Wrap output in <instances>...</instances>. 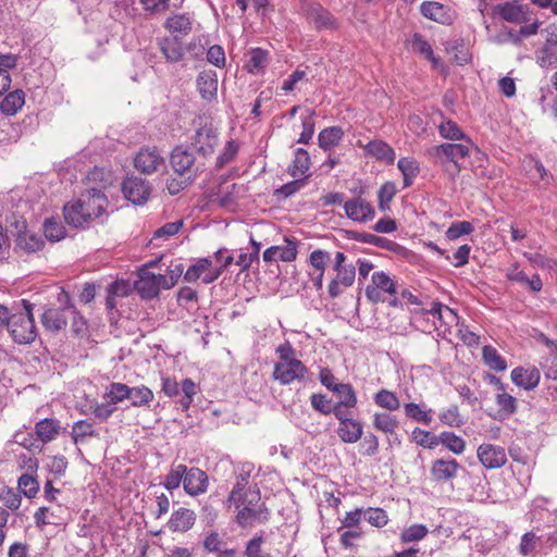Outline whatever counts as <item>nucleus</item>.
<instances>
[{
  "instance_id": "f257e3e1",
  "label": "nucleus",
  "mask_w": 557,
  "mask_h": 557,
  "mask_svg": "<svg viewBox=\"0 0 557 557\" xmlns=\"http://www.w3.org/2000/svg\"><path fill=\"white\" fill-rule=\"evenodd\" d=\"M108 203L107 196L100 189L90 188L82 193L76 200L64 205L63 215L67 224L76 228H86L106 212Z\"/></svg>"
},
{
  "instance_id": "f03ea898",
  "label": "nucleus",
  "mask_w": 557,
  "mask_h": 557,
  "mask_svg": "<svg viewBox=\"0 0 557 557\" xmlns=\"http://www.w3.org/2000/svg\"><path fill=\"white\" fill-rule=\"evenodd\" d=\"M278 360L274 364L273 379L282 385H288L294 381L305 380L308 369L296 358V351L289 342L277 346Z\"/></svg>"
},
{
  "instance_id": "7ed1b4c3",
  "label": "nucleus",
  "mask_w": 557,
  "mask_h": 557,
  "mask_svg": "<svg viewBox=\"0 0 557 557\" xmlns=\"http://www.w3.org/2000/svg\"><path fill=\"white\" fill-rule=\"evenodd\" d=\"M22 305L24 312L11 314L8 329L14 339L18 344H29L36 338V326L33 318V304L23 299Z\"/></svg>"
},
{
  "instance_id": "20e7f679",
  "label": "nucleus",
  "mask_w": 557,
  "mask_h": 557,
  "mask_svg": "<svg viewBox=\"0 0 557 557\" xmlns=\"http://www.w3.org/2000/svg\"><path fill=\"white\" fill-rule=\"evenodd\" d=\"M426 153L435 163L443 166L451 163L456 175L461 171L460 160L469 157L470 149L463 144L446 143L430 147Z\"/></svg>"
},
{
  "instance_id": "39448f33",
  "label": "nucleus",
  "mask_w": 557,
  "mask_h": 557,
  "mask_svg": "<svg viewBox=\"0 0 557 557\" xmlns=\"http://www.w3.org/2000/svg\"><path fill=\"white\" fill-rule=\"evenodd\" d=\"M162 391L169 397H178L183 410H188L197 394V385L191 379H184L181 383L169 376L162 377Z\"/></svg>"
},
{
  "instance_id": "423d86ee",
  "label": "nucleus",
  "mask_w": 557,
  "mask_h": 557,
  "mask_svg": "<svg viewBox=\"0 0 557 557\" xmlns=\"http://www.w3.org/2000/svg\"><path fill=\"white\" fill-rule=\"evenodd\" d=\"M493 13L503 21L511 24H522L532 21V10L529 4L519 1H506L494 7Z\"/></svg>"
},
{
  "instance_id": "0eeeda50",
  "label": "nucleus",
  "mask_w": 557,
  "mask_h": 557,
  "mask_svg": "<svg viewBox=\"0 0 557 557\" xmlns=\"http://www.w3.org/2000/svg\"><path fill=\"white\" fill-rule=\"evenodd\" d=\"M170 163L176 175L187 176L193 180L197 177L200 171L193 152L183 146L173 149Z\"/></svg>"
},
{
  "instance_id": "6e6552de",
  "label": "nucleus",
  "mask_w": 557,
  "mask_h": 557,
  "mask_svg": "<svg viewBox=\"0 0 557 557\" xmlns=\"http://www.w3.org/2000/svg\"><path fill=\"white\" fill-rule=\"evenodd\" d=\"M223 265L214 267L211 257L198 259L196 263L191 264L185 272L184 278L187 282H195L202 276L206 284L215 281L221 272Z\"/></svg>"
},
{
  "instance_id": "1a4fd4ad",
  "label": "nucleus",
  "mask_w": 557,
  "mask_h": 557,
  "mask_svg": "<svg viewBox=\"0 0 557 557\" xmlns=\"http://www.w3.org/2000/svg\"><path fill=\"white\" fill-rule=\"evenodd\" d=\"M122 191L128 201L143 205L149 199L151 187L146 180L133 175L123 181Z\"/></svg>"
},
{
  "instance_id": "9d476101",
  "label": "nucleus",
  "mask_w": 557,
  "mask_h": 557,
  "mask_svg": "<svg viewBox=\"0 0 557 557\" xmlns=\"http://www.w3.org/2000/svg\"><path fill=\"white\" fill-rule=\"evenodd\" d=\"M371 281L372 285H368L366 288V296L370 301L374 304L383 301L382 292L392 296L397 294L396 283L386 272H374L372 274Z\"/></svg>"
},
{
  "instance_id": "9b49d317",
  "label": "nucleus",
  "mask_w": 557,
  "mask_h": 557,
  "mask_svg": "<svg viewBox=\"0 0 557 557\" xmlns=\"http://www.w3.org/2000/svg\"><path fill=\"white\" fill-rule=\"evenodd\" d=\"M164 158L154 147L141 148L134 158V166L144 174H152L164 166Z\"/></svg>"
},
{
  "instance_id": "f8f14e48",
  "label": "nucleus",
  "mask_w": 557,
  "mask_h": 557,
  "mask_svg": "<svg viewBox=\"0 0 557 557\" xmlns=\"http://www.w3.org/2000/svg\"><path fill=\"white\" fill-rule=\"evenodd\" d=\"M304 13L309 24L318 30L336 28L335 17L317 2L307 3L304 7Z\"/></svg>"
},
{
  "instance_id": "ddd939ff",
  "label": "nucleus",
  "mask_w": 557,
  "mask_h": 557,
  "mask_svg": "<svg viewBox=\"0 0 557 557\" xmlns=\"http://www.w3.org/2000/svg\"><path fill=\"white\" fill-rule=\"evenodd\" d=\"M161 274H153L147 269H141L138 280L135 282V289L145 299H153L158 297L160 289H163Z\"/></svg>"
},
{
  "instance_id": "4468645a",
  "label": "nucleus",
  "mask_w": 557,
  "mask_h": 557,
  "mask_svg": "<svg viewBox=\"0 0 557 557\" xmlns=\"http://www.w3.org/2000/svg\"><path fill=\"white\" fill-rule=\"evenodd\" d=\"M219 144L216 129L211 123L200 126L193 138V146L203 157L212 154Z\"/></svg>"
},
{
  "instance_id": "2eb2a0df",
  "label": "nucleus",
  "mask_w": 557,
  "mask_h": 557,
  "mask_svg": "<svg viewBox=\"0 0 557 557\" xmlns=\"http://www.w3.org/2000/svg\"><path fill=\"white\" fill-rule=\"evenodd\" d=\"M344 209L346 215L358 223L371 221L375 215L373 206L361 196L345 201Z\"/></svg>"
},
{
  "instance_id": "dca6fc26",
  "label": "nucleus",
  "mask_w": 557,
  "mask_h": 557,
  "mask_svg": "<svg viewBox=\"0 0 557 557\" xmlns=\"http://www.w3.org/2000/svg\"><path fill=\"white\" fill-rule=\"evenodd\" d=\"M478 458L486 469H498L507 462L505 448L487 443L478 447Z\"/></svg>"
},
{
  "instance_id": "f3484780",
  "label": "nucleus",
  "mask_w": 557,
  "mask_h": 557,
  "mask_svg": "<svg viewBox=\"0 0 557 557\" xmlns=\"http://www.w3.org/2000/svg\"><path fill=\"white\" fill-rule=\"evenodd\" d=\"M461 465L456 459H436L432 461L430 474L435 482H447L457 478Z\"/></svg>"
},
{
  "instance_id": "a211bd4d",
  "label": "nucleus",
  "mask_w": 557,
  "mask_h": 557,
  "mask_svg": "<svg viewBox=\"0 0 557 557\" xmlns=\"http://www.w3.org/2000/svg\"><path fill=\"white\" fill-rule=\"evenodd\" d=\"M336 275L331 280L327 286V293L331 298H336L343 293V288L350 287L356 277V268L349 264L346 268L333 269Z\"/></svg>"
},
{
  "instance_id": "6ab92c4d",
  "label": "nucleus",
  "mask_w": 557,
  "mask_h": 557,
  "mask_svg": "<svg viewBox=\"0 0 557 557\" xmlns=\"http://www.w3.org/2000/svg\"><path fill=\"white\" fill-rule=\"evenodd\" d=\"M209 485L208 475L199 468H187V474L184 475L183 486L190 496H198L207 492Z\"/></svg>"
},
{
  "instance_id": "aec40b11",
  "label": "nucleus",
  "mask_w": 557,
  "mask_h": 557,
  "mask_svg": "<svg viewBox=\"0 0 557 557\" xmlns=\"http://www.w3.org/2000/svg\"><path fill=\"white\" fill-rule=\"evenodd\" d=\"M195 522V511L189 508L180 507L172 512L166 527L173 533H185L194 527Z\"/></svg>"
},
{
  "instance_id": "412c9836",
  "label": "nucleus",
  "mask_w": 557,
  "mask_h": 557,
  "mask_svg": "<svg viewBox=\"0 0 557 557\" xmlns=\"http://www.w3.org/2000/svg\"><path fill=\"white\" fill-rule=\"evenodd\" d=\"M510 376L513 384L527 391L535 388L541 379L540 371L534 366L517 367L511 371Z\"/></svg>"
},
{
  "instance_id": "4be33fe9",
  "label": "nucleus",
  "mask_w": 557,
  "mask_h": 557,
  "mask_svg": "<svg viewBox=\"0 0 557 557\" xmlns=\"http://www.w3.org/2000/svg\"><path fill=\"white\" fill-rule=\"evenodd\" d=\"M246 520L252 519L258 522H265L269 518V512L264 506V503L260 502V495L258 491L251 488L246 491Z\"/></svg>"
},
{
  "instance_id": "5701e85b",
  "label": "nucleus",
  "mask_w": 557,
  "mask_h": 557,
  "mask_svg": "<svg viewBox=\"0 0 557 557\" xmlns=\"http://www.w3.org/2000/svg\"><path fill=\"white\" fill-rule=\"evenodd\" d=\"M244 194V185L233 183L225 185L220 190V205L228 211H236L240 206Z\"/></svg>"
},
{
  "instance_id": "b1692460",
  "label": "nucleus",
  "mask_w": 557,
  "mask_h": 557,
  "mask_svg": "<svg viewBox=\"0 0 557 557\" xmlns=\"http://www.w3.org/2000/svg\"><path fill=\"white\" fill-rule=\"evenodd\" d=\"M364 151L367 154L387 164L394 163L396 158L394 149L387 143L381 139H374L369 141L364 146Z\"/></svg>"
},
{
  "instance_id": "393cba45",
  "label": "nucleus",
  "mask_w": 557,
  "mask_h": 557,
  "mask_svg": "<svg viewBox=\"0 0 557 557\" xmlns=\"http://www.w3.org/2000/svg\"><path fill=\"white\" fill-rule=\"evenodd\" d=\"M64 309L48 308L41 314V323L46 330L51 332H59L67 324V315Z\"/></svg>"
},
{
  "instance_id": "a878e982",
  "label": "nucleus",
  "mask_w": 557,
  "mask_h": 557,
  "mask_svg": "<svg viewBox=\"0 0 557 557\" xmlns=\"http://www.w3.org/2000/svg\"><path fill=\"white\" fill-rule=\"evenodd\" d=\"M197 87L201 97L206 100H212L218 91V76L213 71H202L197 77Z\"/></svg>"
},
{
  "instance_id": "bb28decb",
  "label": "nucleus",
  "mask_w": 557,
  "mask_h": 557,
  "mask_svg": "<svg viewBox=\"0 0 557 557\" xmlns=\"http://www.w3.org/2000/svg\"><path fill=\"white\" fill-rule=\"evenodd\" d=\"M60 430V421L51 418H45L35 425L37 438L45 444L53 441L59 435Z\"/></svg>"
},
{
  "instance_id": "cd10ccee",
  "label": "nucleus",
  "mask_w": 557,
  "mask_h": 557,
  "mask_svg": "<svg viewBox=\"0 0 557 557\" xmlns=\"http://www.w3.org/2000/svg\"><path fill=\"white\" fill-rule=\"evenodd\" d=\"M164 27L172 34L188 35L193 29V20L189 14H173L164 23Z\"/></svg>"
},
{
  "instance_id": "c85d7f7f",
  "label": "nucleus",
  "mask_w": 557,
  "mask_h": 557,
  "mask_svg": "<svg viewBox=\"0 0 557 557\" xmlns=\"http://www.w3.org/2000/svg\"><path fill=\"white\" fill-rule=\"evenodd\" d=\"M536 60L539 65L544 69L557 65V37L546 39L543 48L536 52Z\"/></svg>"
},
{
  "instance_id": "c756f323",
  "label": "nucleus",
  "mask_w": 557,
  "mask_h": 557,
  "mask_svg": "<svg viewBox=\"0 0 557 557\" xmlns=\"http://www.w3.org/2000/svg\"><path fill=\"white\" fill-rule=\"evenodd\" d=\"M25 103V94L22 89L9 92L0 102V111L7 116L15 115Z\"/></svg>"
},
{
  "instance_id": "7c9ffc66",
  "label": "nucleus",
  "mask_w": 557,
  "mask_h": 557,
  "mask_svg": "<svg viewBox=\"0 0 557 557\" xmlns=\"http://www.w3.org/2000/svg\"><path fill=\"white\" fill-rule=\"evenodd\" d=\"M249 59L246 62V71L251 74H261L270 62L269 51L261 48H253L249 51Z\"/></svg>"
},
{
  "instance_id": "2f4dec72",
  "label": "nucleus",
  "mask_w": 557,
  "mask_h": 557,
  "mask_svg": "<svg viewBox=\"0 0 557 557\" xmlns=\"http://www.w3.org/2000/svg\"><path fill=\"white\" fill-rule=\"evenodd\" d=\"M373 428L387 435L394 436L399 428V421L389 412H375L373 416Z\"/></svg>"
},
{
  "instance_id": "473e14b6",
  "label": "nucleus",
  "mask_w": 557,
  "mask_h": 557,
  "mask_svg": "<svg viewBox=\"0 0 557 557\" xmlns=\"http://www.w3.org/2000/svg\"><path fill=\"white\" fill-rule=\"evenodd\" d=\"M162 54L169 62H178L184 57V49L182 42L177 37L163 38L159 42Z\"/></svg>"
},
{
  "instance_id": "72a5a7b5",
  "label": "nucleus",
  "mask_w": 557,
  "mask_h": 557,
  "mask_svg": "<svg viewBox=\"0 0 557 557\" xmlns=\"http://www.w3.org/2000/svg\"><path fill=\"white\" fill-rule=\"evenodd\" d=\"M344 132L339 126H331L322 129L318 136L320 148L324 151L336 147L343 139Z\"/></svg>"
},
{
  "instance_id": "f704fd0d",
  "label": "nucleus",
  "mask_w": 557,
  "mask_h": 557,
  "mask_svg": "<svg viewBox=\"0 0 557 557\" xmlns=\"http://www.w3.org/2000/svg\"><path fill=\"white\" fill-rule=\"evenodd\" d=\"M362 424L358 420H350L343 424H339L337 434L339 438L345 443H356L361 438Z\"/></svg>"
},
{
  "instance_id": "c9c22d12",
  "label": "nucleus",
  "mask_w": 557,
  "mask_h": 557,
  "mask_svg": "<svg viewBox=\"0 0 557 557\" xmlns=\"http://www.w3.org/2000/svg\"><path fill=\"white\" fill-rule=\"evenodd\" d=\"M244 505V487L238 482L230 493L226 500V508L228 510L234 509L236 512V521L238 524H244V509L240 508Z\"/></svg>"
},
{
  "instance_id": "e433bc0d",
  "label": "nucleus",
  "mask_w": 557,
  "mask_h": 557,
  "mask_svg": "<svg viewBox=\"0 0 557 557\" xmlns=\"http://www.w3.org/2000/svg\"><path fill=\"white\" fill-rule=\"evenodd\" d=\"M397 168L403 174L404 187H410L420 173L419 163L413 158L405 157L398 160Z\"/></svg>"
},
{
  "instance_id": "4c0bfd02",
  "label": "nucleus",
  "mask_w": 557,
  "mask_h": 557,
  "mask_svg": "<svg viewBox=\"0 0 557 557\" xmlns=\"http://www.w3.org/2000/svg\"><path fill=\"white\" fill-rule=\"evenodd\" d=\"M310 168L309 153L304 148H298L295 151L293 163L288 166V173L297 178L304 176Z\"/></svg>"
},
{
  "instance_id": "58836bf2",
  "label": "nucleus",
  "mask_w": 557,
  "mask_h": 557,
  "mask_svg": "<svg viewBox=\"0 0 557 557\" xmlns=\"http://www.w3.org/2000/svg\"><path fill=\"white\" fill-rule=\"evenodd\" d=\"M421 14L432 21L446 23L448 20L446 8L435 1L423 2L420 7Z\"/></svg>"
},
{
  "instance_id": "ea45409f",
  "label": "nucleus",
  "mask_w": 557,
  "mask_h": 557,
  "mask_svg": "<svg viewBox=\"0 0 557 557\" xmlns=\"http://www.w3.org/2000/svg\"><path fill=\"white\" fill-rule=\"evenodd\" d=\"M438 133L443 138L449 140L465 139L470 145H473L471 139L462 132V129L451 120L444 121L438 126Z\"/></svg>"
},
{
  "instance_id": "a19ab883",
  "label": "nucleus",
  "mask_w": 557,
  "mask_h": 557,
  "mask_svg": "<svg viewBox=\"0 0 557 557\" xmlns=\"http://www.w3.org/2000/svg\"><path fill=\"white\" fill-rule=\"evenodd\" d=\"M375 405L388 411H395L400 408V401L397 395L388 389L382 388L373 396Z\"/></svg>"
},
{
  "instance_id": "79ce46f5",
  "label": "nucleus",
  "mask_w": 557,
  "mask_h": 557,
  "mask_svg": "<svg viewBox=\"0 0 557 557\" xmlns=\"http://www.w3.org/2000/svg\"><path fill=\"white\" fill-rule=\"evenodd\" d=\"M187 474V466L183 463L173 465L166 474L162 485L168 491H174L183 483L184 475Z\"/></svg>"
},
{
  "instance_id": "37998d69",
  "label": "nucleus",
  "mask_w": 557,
  "mask_h": 557,
  "mask_svg": "<svg viewBox=\"0 0 557 557\" xmlns=\"http://www.w3.org/2000/svg\"><path fill=\"white\" fill-rule=\"evenodd\" d=\"M265 537L264 531L256 533L253 537L246 543V557H271L270 552L262 547Z\"/></svg>"
},
{
  "instance_id": "c03bdc74",
  "label": "nucleus",
  "mask_w": 557,
  "mask_h": 557,
  "mask_svg": "<svg viewBox=\"0 0 557 557\" xmlns=\"http://www.w3.org/2000/svg\"><path fill=\"white\" fill-rule=\"evenodd\" d=\"M438 444H443L448 450L456 455H461L466 449L465 440L453 432H442L438 435Z\"/></svg>"
},
{
  "instance_id": "a18cd8bd",
  "label": "nucleus",
  "mask_w": 557,
  "mask_h": 557,
  "mask_svg": "<svg viewBox=\"0 0 557 557\" xmlns=\"http://www.w3.org/2000/svg\"><path fill=\"white\" fill-rule=\"evenodd\" d=\"M483 360L485 364L492 370L502 372L507 369L506 360L498 354L496 348L492 346L483 347Z\"/></svg>"
},
{
  "instance_id": "49530a36",
  "label": "nucleus",
  "mask_w": 557,
  "mask_h": 557,
  "mask_svg": "<svg viewBox=\"0 0 557 557\" xmlns=\"http://www.w3.org/2000/svg\"><path fill=\"white\" fill-rule=\"evenodd\" d=\"M333 393H335L339 401L337 404L342 406H346V408H355L357 405V395L354 387L350 384H337V386L333 387Z\"/></svg>"
},
{
  "instance_id": "de8ad7c7",
  "label": "nucleus",
  "mask_w": 557,
  "mask_h": 557,
  "mask_svg": "<svg viewBox=\"0 0 557 557\" xmlns=\"http://www.w3.org/2000/svg\"><path fill=\"white\" fill-rule=\"evenodd\" d=\"M131 387L124 383L113 382L107 387L104 398L111 404L115 405L125 399H128Z\"/></svg>"
},
{
  "instance_id": "09e8293b",
  "label": "nucleus",
  "mask_w": 557,
  "mask_h": 557,
  "mask_svg": "<svg viewBox=\"0 0 557 557\" xmlns=\"http://www.w3.org/2000/svg\"><path fill=\"white\" fill-rule=\"evenodd\" d=\"M154 398L152 391L145 386L131 387L128 399L134 407H144L149 405Z\"/></svg>"
},
{
  "instance_id": "8fccbe9b",
  "label": "nucleus",
  "mask_w": 557,
  "mask_h": 557,
  "mask_svg": "<svg viewBox=\"0 0 557 557\" xmlns=\"http://www.w3.org/2000/svg\"><path fill=\"white\" fill-rule=\"evenodd\" d=\"M405 414L407 418L412 419L417 422L429 425L432 422V410H424L420 405L414 403H408L404 407Z\"/></svg>"
},
{
  "instance_id": "3c124183",
  "label": "nucleus",
  "mask_w": 557,
  "mask_h": 557,
  "mask_svg": "<svg viewBox=\"0 0 557 557\" xmlns=\"http://www.w3.org/2000/svg\"><path fill=\"white\" fill-rule=\"evenodd\" d=\"M411 47L413 51L421 53L433 64H437L438 59L434 55L433 49L429 41L421 34H413L411 38Z\"/></svg>"
},
{
  "instance_id": "603ef678",
  "label": "nucleus",
  "mask_w": 557,
  "mask_h": 557,
  "mask_svg": "<svg viewBox=\"0 0 557 557\" xmlns=\"http://www.w3.org/2000/svg\"><path fill=\"white\" fill-rule=\"evenodd\" d=\"M44 233L50 242H59L65 237L66 230L62 222L51 218L45 221Z\"/></svg>"
},
{
  "instance_id": "864d4df0",
  "label": "nucleus",
  "mask_w": 557,
  "mask_h": 557,
  "mask_svg": "<svg viewBox=\"0 0 557 557\" xmlns=\"http://www.w3.org/2000/svg\"><path fill=\"white\" fill-rule=\"evenodd\" d=\"M87 436H97V433L91 423L79 420L74 423L72 429V438L75 444L83 442Z\"/></svg>"
},
{
  "instance_id": "5fc2aeb1",
  "label": "nucleus",
  "mask_w": 557,
  "mask_h": 557,
  "mask_svg": "<svg viewBox=\"0 0 557 557\" xmlns=\"http://www.w3.org/2000/svg\"><path fill=\"white\" fill-rule=\"evenodd\" d=\"M396 185L393 182L384 183L377 193L379 207L382 211L389 209V202L396 195Z\"/></svg>"
},
{
  "instance_id": "6e6d98bb",
  "label": "nucleus",
  "mask_w": 557,
  "mask_h": 557,
  "mask_svg": "<svg viewBox=\"0 0 557 557\" xmlns=\"http://www.w3.org/2000/svg\"><path fill=\"white\" fill-rule=\"evenodd\" d=\"M363 520L368 521L373 527L382 528L387 524L388 517L385 510L370 507L363 510Z\"/></svg>"
},
{
  "instance_id": "4d7b16f0",
  "label": "nucleus",
  "mask_w": 557,
  "mask_h": 557,
  "mask_svg": "<svg viewBox=\"0 0 557 557\" xmlns=\"http://www.w3.org/2000/svg\"><path fill=\"white\" fill-rule=\"evenodd\" d=\"M440 421L448 425L450 428H459L463 423L462 418L459 413V409L456 405L450 406L449 408L443 410L438 414Z\"/></svg>"
},
{
  "instance_id": "13d9d810",
  "label": "nucleus",
  "mask_w": 557,
  "mask_h": 557,
  "mask_svg": "<svg viewBox=\"0 0 557 557\" xmlns=\"http://www.w3.org/2000/svg\"><path fill=\"white\" fill-rule=\"evenodd\" d=\"M428 534V528L424 524H412L405 529L400 534L401 543H410L424 539Z\"/></svg>"
},
{
  "instance_id": "bf43d9fd",
  "label": "nucleus",
  "mask_w": 557,
  "mask_h": 557,
  "mask_svg": "<svg viewBox=\"0 0 557 557\" xmlns=\"http://www.w3.org/2000/svg\"><path fill=\"white\" fill-rule=\"evenodd\" d=\"M18 490L26 497H35L39 490L38 481L30 474L24 473L18 479Z\"/></svg>"
},
{
  "instance_id": "052dcab7",
  "label": "nucleus",
  "mask_w": 557,
  "mask_h": 557,
  "mask_svg": "<svg viewBox=\"0 0 557 557\" xmlns=\"http://www.w3.org/2000/svg\"><path fill=\"white\" fill-rule=\"evenodd\" d=\"M496 404L499 408V411L503 412L506 417L511 416L517 410L516 398L507 394L505 391H502L496 395Z\"/></svg>"
},
{
  "instance_id": "680f3d73",
  "label": "nucleus",
  "mask_w": 557,
  "mask_h": 557,
  "mask_svg": "<svg viewBox=\"0 0 557 557\" xmlns=\"http://www.w3.org/2000/svg\"><path fill=\"white\" fill-rule=\"evenodd\" d=\"M308 261L313 271L325 272V268L331 261V255L325 250L315 249L310 253Z\"/></svg>"
},
{
  "instance_id": "e2e57ef3",
  "label": "nucleus",
  "mask_w": 557,
  "mask_h": 557,
  "mask_svg": "<svg viewBox=\"0 0 557 557\" xmlns=\"http://www.w3.org/2000/svg\"><path fill=\"white\" fill-rule=\"evenodd\" d=\"M414 442L424 448H434L438 445V435H434L429 431L416 428L412 431Z\"/></svg>"
},
{
  "instance_id": "0e129e2a",
  "label": "nucleus",
  "mask_w": 557,
  "mask_h": 557,
  "mask_svg": "<svg viewBox=\"0 0 557 557\" xmlns=\"http://www.w3.org/2000/svg\"><path fill=\"white\" fill-rule=\"evenodd\" d=\"M198 300L197 292L185 286L181 287L177 293V304L187 310H191Z\"/></svg>"
},
{
  "instance_id": "69168bd1",
  "label": "nucleus",
  "mask_w": 557,
  "mask_h": 557,
  "mask_svg": "<svg viewBox=\"0 0 557 557\" xmlns=\"http://www.w3.org/2000/svg\"><path fill=\"white\" fill-rule=\"evenodd\" d=\"M474 230L473 225L469 221L454 222L446 231L448 239L454 240L462 235H468Z\"/></svg>"
},
{
  "instance_id": "338daca9",
  "label": "nucleus",
  "mask_w": 557,
  "mask_h": 557,
  "mask_svg": "<svg viewBox=\"0 0 557 557\" xmlns=\"http://www.w3.org/2000/svg\"><path fill=\"white\" fill-rule=\"evenodd\" d=\"M18 246L27 252H36L44 246V240L35 234H25L18 237Z\"/></svg>"
},
{
  "instance_id": "774afa93",
  "label": "nucleus",
  "mask_w": 557,
  "mask_h": 557,
  "mask_svg": "<svg viewBox=\"0 0 557 557\" xmlns=\"http://www.w3.org/2000/svg\"><path fill=\"white\" fill-rule=\"evenodd\" d=\"M277 249V257L282 261L290 262L297 257V242L296 239H285L284 246H275Z\"/></svg>"
}]
</instances>
